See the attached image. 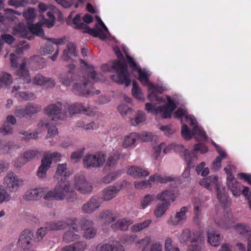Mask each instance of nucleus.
<instances>
[{"instance_id": "obj_1", "label": "nucleus", "mask_w": 251, "mask_h": 251, "mask_svg": "<svg viewBox=\"0 0 251 251\" xmlns=\"http://www.w3.org/2000/svg\"><path fill=\"white\" fill-rule=\"evenodd\" d=\"M148 87V98L151 102L145 104V109L148 112L154 115L160 114L164 118H170L174 110L176 107V104L179 100V96L175 94L172 97L166 96L167 103L163 106H157L154 103L157 101L158 104L165 102L166 100L162 97H159L157 93H162L169 90L166 85H153L150 83Z\"/></svg>"}, {"instance_id": "obj_2", "label": "nucleus", "mask_w": 251, "mask_h": 251, "mask_svg": "<svg viewBox=\"0 0 251 251\" xmlns=\"http://www.w3.org/2000/svg\"><path fill=\"white\" fill-rule=\"evenodd\" d=\"M85 74L89 77L87 79L84 75L73 74L71 71L62 75L59 77L60 82L64 86H72V91L75 95L87 96L93 95L92 80L98 81L100 78L93 66L87 65Z\"/></svg>"}, {"instance_id": "obj_3", "label": "nucleus", "mask_w": 251, "mask_h": 251, "mask_svg": "<svg viewBox=\"0 0 251 251\" xmlns=\"http://www.w3.org/2000/svg\"><path fill=\"white\" fill-rule=\"evenodd\" d=\"M48 19H43L40 23H38L31 26L29 22H32L35 18L36 11L34 8H28L23 13V16L28 21L27 26L21 23L14 29V34L25 37L29 40L34 38V35L38 36H44V31L41 27L42 25H45L48 27L52 26L55 21V18L51 12L48 11L47 13Z\"/></svg>"}, {"instance_id": "obj_4", "label": "nucleus", "mask_w": 251, "mask_h": 251, "mask_svg": "<svg viewBox=\"0 0 251 251\" xmlns=\"http://www.w3.org/2000/svg\"><path fill=\"white\" fill-rule=\"evenodd\" d=\"M175 118L186 120L190 126L191 129L187 125L182 124L181 127V135L185 140H190L193 136L197 141H201L206 138L205 132L201 126L198 125V123L196 118L192 115L189 114L187 111L182 108H179L174 113Z\"/></svg>"}, {"instance_id": "obj_5", "label": "nucleus", "mask_w": 251, "mask_h": 251, "mask_svg": "<svg viewBox=\"0 0 251 251\" xmlns=\"http://www.w3.org/2000/svg\"><path fill=\"white\" fill-rule=\"evenodd\" d=\"M113 68L116 70L117 74L111 76V79L116 83L128 86L131 83L130 74L127 70L126 65L119 61L113 64Z\"/></svg>"}, {"instance_id": "obj_6", "label": "nucleus", "mask_w": 251, "mask_h": 251, "mask_svg": "<svg viewBox=\"0 0 251 251\" xmlns=\"http://www.w3.org/2000/svg\"><path fill=\"white\" fill-rule=\"evenodd\" d=\"M200 184L208 189H211L212 187H215L217 189V198L224 205H226L229 201L228 197L225 194L224 189H221L218 185L217 176L212 175L205 178L200 182Z\"/></svg>"}, {"instance_id": "obj_7", "label": "nucleus", "mask_w": 251, "mask_h": 251, "mask_svg": "<svg viewBox=\"0 0 251 251\" xmlns=\"http://www.w3.org/2000/svg\"><path fill=\"white\" fill-rule=\"evenodd\" d=\"M10 57L11 66L16 68L15 74L19 77V81L23 83H28L31 82L29 71L26 67V60L24 59L22 63L18 67L17 56L14 53H11Z\"/></svg>"}, {"instance_id": "obj_8", "label": "nucleus", "mask_w": 251, "mask_h": 251, "mask_svg": "<svg viewBox=\"0 0 251 251\" xmlns=\"http://www.w3.org/2000/svg\"><path fill=\"white\" fill-rule=\"evenodd\" d=\"M177 239L181 244H185L188 241L191 243H203L204 237L203 232L200 230L195 231L192 233L188 228H184L180 233L177 234Z\"/></svg>"}, {"instance_id": "obj_9", "label": "nucleus", "mask_w": 251, "mask_h": 251, "mask_svg": "<svg viewBox=\"0 0 251 251\" xmlns=\"http://www.w3.org/2000/svg\"><path fill=\"white\" fill-rule=\"evenodd\" d=\"M67 106L60 102L52 104L45 109V114L53 121L63 120L67 116Z\"/></svg>"}, {"instance_id": "obj_10", "label": "nucleus", "mask_w": 251, "mask_h": 251, "mask_svg": "<svg viewBox=\"0 0 251 251\" xmlns=\"http://www.w3.org/2000/svg\"><path fill=\"white\" fill-rule=\"evenodd\" d=\"M106 161V155L102 152L95 154H87L83 158L84 168L90 169L102 167Z\"/></svg>"}, {"instance_id": "obj_11", "label": "nucleus", "mask_w": 251, "mask_h": 251, "mask_svg": "<svg viewBox=\"0 0 251 251\" xmlns=\"http://www.w3.org/2000/svg\"><path fill=\"white\" fill-rule=\"evenodd\" d=\"M23 180L12 172H9L3 178V184L10 192H16L23 185Z\"/></svg>"}, {"instance_id": "obj_12", "label": "nucleus", "mask_w": 251, "mask_h": 251, "mask_svg": "<svg viewBox=\"0 0 251 251\" xmlns=\"http://www.w3.org/2000/svg\"><path fill=\"white\" fill-rule=\"evenodd\" d=\"M54 189L58 201L69 200L74 192V187L71 185L69 181H58Z\"/></svg>"}, {"instance_id": "obj_13", "label": "nucleus", "mask_w": 251, "mask_h": 251, "mask_svg": "<svg viewBox=\"0 0 251 251\" xmlns=\"http://www.w3.org/2000/svg\"><path fill=\"white\" fill-rule=\"evenodd\" d=\"M67 106V111L68 115L74 114L75 113L83 112L84 114L89 115L93 116L96 112V109L95 107L84 106L81 103H75L71 105L66 104Z\"/></svg>"}, {"instance_id": "obj_14", "label": "nucleus", "mask_w": 251, "mask_h": 251, "mask_svg": "<svg viewBox=\"0 0 251 251\" xmlns=\"http://www.w3.org/2000/svg\"><path fill=\"white\" fill-rule=\"evenodd\" d=\"M73 187L83 194L90 192L92 190L91 184L87 181L83 174H78L74 177Z\"/></svg>"}, {"instance_id": "obj_15", "label": "nucleus", "mask_w": 251, "mask_h": 251, "mask_svg": "<svg viewBox=\"0 0 251 251\" xmlns=\"http://www.w3.org/2000/svg\"><path fill=\"white\" fill-rule=\"evenodd\" d=\"M189 208L183 206L173 215H171L167 221L168 225L170 226H176L182 224L186 219V214L188 212Z\"/></svg>"}, {"instance_id": "obj_16", "label": "nucleus", "mask_w": 251, "mask_h": 251, "mask_svg": "<svg viewBox=\"0 0 251 251\" xmlns=\"http://www.w3.org/2000/svg\"><path fill=\"white\" fill-rule=\"evenodd\" d=\"M33 237V234L29 230H24L19 236L18 246L24 251L30 250L32 247Z\"/></svg>"}, {"instance_id": "obj_17", "label": "nucleus", "mask_w": 251, "mask_h": 251, "mask_svg": "<svg viewBox=\"0 0 251 251\" xmlns=\"http://www.w3.org/2000/svg\"><path fill=\"white\" fill-rule=\"evenodd\" d=\"M174 151L175 152L179 153L181 157L189 164L192 162H196L198 160V156L194 153H191L183 145L174 143Z\"/></svg>"}, {"instance_id": "obj_18", "label": "nucleus", "mask_w": 251, "mask_h": 251, "mask_svg": "<svg viewBox=\"0 0 251 251\" xmlns=\"http://www.w3.org/2000/svg\"><path fill=\"white\" fill-rule=\"evenodd\" d=\"M216 223L221 227L229 229L232 227L239 234L248 237L250 236V227L242 224H237L231 225L230 221H227V223H221L218 221H216Z\"/></svg>"}, {"instance_id": "obj_19", "label": "nucleus", "mask_w": 251, "mask_h": 251, "mask_svg": "<svg viewBox=\"0 0 251 251\" xmlns=\"http://www.w3.org/2000/svg\"><path fill=\"white\" fill-rule=\"evenodd\" d=\"M129 66L132 69L133 73L135 72L138 73V79L141 83L143 85L148 86L151 83L149 81V78L151 75V72L145 68H140L135 62Z\"/></svg>"}, {"instance_id": "obj_20", "label": "nucleus", "mask_w": 251, "mask_h": 251, "mask_svg": "<svg viewBox=\"0 0 251 251\" xmlns=\"http://www.w3.org/2000/svg\"><path fill=\"white\" fill-rule=\"evenodd\" d=\"M12 93L14 97L19 100H32L35 99V95L34 93L28 91H24L19 86H14Z\"/></svg>"}, {"instance_id": "obj_21", "label": "nucleus", "mask_w": 251, "mask_h": 251, "mask_svg": "<svg viewBox=\"0 0 251 251\" xmlns=\"http://www.w3.org/2000/svg\"><path fill=\"white\" fill-rule=\"evenodd\" d=\"M178 195V191L176 189H167L159 193L156 198L162 202L169 201L171 205V202L175 201Z\"/></svg>"}, {"instance_id": "obj_22", "label": "nucleus", "mask_w": 251, "mask_h": 251, "mask_svg": "<svg viewBox=\"0 0 251 251\" xmlns=\"http://www.w3.org/2000/svg\"><path fill=\"white\" fill-rule=\"evenodd\" d=\"M75 218L70 219L71 225L69 229L67 231L63 236V240L65 242H71L74 240L77 239L79 237V231L77 226L75 223Z\"/></svg>"}, {"instance_id": "obj_23", "label": "nucleus", "mask_w": 251, "mask_h": 251, "mask_svg": "<svg viewBox=\"0 0 251 251\" xmlns=\"http://www.w3.org/2000/svg\"><path fill=\"white\" fill-rule=\"evenodd\" d=\"M96 19L98 24L92 29V32L95 36L99 37L102 40H105L107 38V34H109L108 29L99 17L96 16Z\"/></svg>"}, {"instance_id": "obj_24", "label": "nucleus", "mask_w": 251, "mask_h": 251, "mask_svg": "<svg viewBox=\"0 0 251 251\" xmlns=\"http://www.w3.org/2000/svg\"><path fill=\"white\" fill-rule=\"evenodd\" d=\"M72 172L67 167V164H59L54 176V179L57 181H65V179L69 177Z\"/></svg>"}, {"instance_id": "obj_25", "label": "nucleus", "mask_w": 251, "mask_h": 251, "mask_svg": "<svg viewBox=\"0 0 251 251\" xmlns=\"http://www.w3.org/2000/svg\"><path fill=\"white\" fill-rule=\"evenodd\" d=\"M32 83L36 85H39L46 88H53L55 83L54 80L49 77H45L41 74H37L32 79Z\"/></svg>"}, {"instance_id": "obj_26", "label": "nucleus", "mask_w": 251, "mask_h": 251, "mask_svg": "<svg viewBox=\"0 0 251 251\" xmlns=\"http://www.w3.org/2000/svg\"><path fill=\"white\" fill-rule=\"evenodd\" d=\"M122 186H109L105 188L102 191L101 200L103 201H109L115 198L122 189Z\"/></svg>"}, {"instance_id": "obj_27", "label": "nucleus", "mask_w": 251, "mask_h": 251, "mask_svg": "<svg viewBox=\"0 0 251 251\" xmlns=\"http://www.w3.org/2000/svg\"><path fill=\"white\" fill-rule=\"evenodd\" d=\"M150 174V172L148 169L140 166H130L127 170V174L134 178L146 177Z\"/></svg>"}, {"instance_id": "obj_28", "label": "nucleus", "mask_w": 251, "mask_h": 251, "mask_svg": "<svg viewBox=\"0 0 251 251\" xmlns=\"http://www.w3.org/2000/svg\"><path fill=\"white\" fill-rule=\"evenodd\" d=\"M139 137L138 133L137 132H131L125 135L122 139V147L125 149L134 148Z\"/></svg>"}, {"instance_id": "obj_29", "label": "nucleus", "mask_w": 251, "mask_h": 251, "mask_svg": "<svg viewBox=\"0 0 251 251\" xmlns=\"http://www.w3.org/2000/svg\"><path fill=\"white\" fill-rule=\"evenodd\" d=\"M45 190L42 187L29 189L24 195V199L28 201H38L43 196Z\"/></svg>"}, {"instance_id": "obj_30", "label": "nucleus", "mask_w": 251, "mask_h": 251, "mask_svg": "<svg viewBox=\"0 0 251 251\" xmlns=\"http://www.w3.org/2000/svg\"><path fill=\"white\" fill-rule=\"evenodd\" d=\"M226 183L233 195L238 197L241 195L242 186L234 179L232 175L227 176Z\"/></svg>"}, {"instance_id": "obj_31", "label": "nucleus", "mask_w": 251, "mask_h": 251, "mask_svg": "<svg viewBox=\"0 0 251 251\" xmlns=\"http://www.w3.org/2000/svg\"><path fill=\"white\" fill-rule=\"evenodd\" d=\"M61 45L65 44L64 39L63 38H51L48 39L46 45L41 49V52L43 54H50L54 51V48L52 44Z\"/></svg>"}, {"instance_id": "obj_32", "label": "nucleus", "mask_w": 251, "mask_h": 251, "mask_svg": "<svg viewBox=\"0 0 251 251\" xmlns=\"http://www.w3.org/2000/svg\"><path fill=\"white\" fill-rule=\"evenodd\" d=\"M207 241L212 246L217 247L220 245V234L215 228L209 227L207 230Z\"/></svg>"}, {"instance_id": "obj_33", "label": "nucleus", "mask_w": 251, "mask_h": 251, "mask_svg": "<svg viewBox=\"0 0 251 251\" xmlns=\"http://www.w3.org/2000/svg\"><path fill=\"white\" fill-rule=\"evenodd\" d=\"M100 201L99 198L93 197L82 207L83 211L87 213H92L100 207Z\"/></svg>"}, {"instance_id": "obj_34", "label": "nucleus", "mask_w": 251, "mask_h": 251, "mask_svg": "<svg viewBox=\"0 0 251 251\" xmlns=\"http://www.w3.org/2000/svg\"><path fill=\"white\" fill-rule=\"evenodd\" d=\"M51 162L48 158H43L41 164L37 171V176L39 178L43 179L46 177L48 170L50 168Z\"/></svg>"}, {"instance_id": "obj_35", "label": "nucleus", "mask_w": 251, "mask_h": 251, "mask_svg": "<svg viewBox=\"0 0 251 251\" xmlns=\"http://www.w3.org/2000/svg\"><path fill=\"white\" fill-rule=\"evenodd\" d=\"M115 219L116 216L111 211L107 210L101 211L98 217L99 221L105 225L111 223Z\"/></svg>"}, {"instance_id": "obj_36", "label": "nucleus", "mask_w": 251, "mask_h": 251, "mask_svg": "<svg viewBox=\"0 0 251 251\" xmlns=\"http://www.w3.org/2000/svg\"><path fill=\"white\" fill-rule=\"evenodd\" d=\"M38 130L40 132L45 131L46 128H48V134L47 137L51 138L58 133L57 128L55 126L50 127V124L44 121H41L38 125Z\"/></svg>"}, {"instance_id": "obj_37", "label": "nucleus", "mask_w": 251, "mask_h": 251, "mask_svg": "<svg viewBox=\"0 0 251 251\" xmlns=\"http://www.w3.org/2000/svg\"><path fill=\"white\" fill-rule=\"evenodd\" d=\"M170 206V202L169 201L158 203L154 210V215L156 218H161L165 214Z\"/></svg>"}, {"instance_id": "obj_38", "label": "nucleus", "mask_w": 251, "mask_h": 251, "mask_svg": "<svg viewBox=\"0 0 251 251\" xmlns=\"http://www.w3.org/2000/svg\"><path fill=\"white\" fill-rule=\"evenodd\" d=\"M132 223L133 222L130 220L119 219L112 225L111 227L114 230H126Z\"/></svg>"}, {"instance_id": "obj_39", "label": "nucleus", "mask_w": 251, "mask_h": 251, "mask_svg": "<svg viewBox=\"0 0 251 251\" xmlns=\"http://www.w3.org/2000/svg\"><path fill=\"white\" fill-rule=\"evenodd\" d=\"M135 113L134 117L130 116L129 121L131 125L136 126L141 123H144L146 120V116L145 113L141 111H137Z\"/></svg>"}, {"instance_id": "obj_40", "label": "nucleus", "mask_w": 251, "mask_h": 251, "mask_svg": "<svg viewBox=\"0 0 251 251\" xmlns=\"http://www.w3.org/2000/svg\"><path fill=\"white\" fill-rule=\"evenodd\" d=\"M193 202L195 214L194 220L195 222L199 223L201 219V202L199 199L196 198L193 199Z\"/></svg>"}, {"instance_id": "obj_41", "label": "nucleus", "mask_w": 251, "mask_h": 251, "mask_svg": "<svg viewBox=\"0 0 251 251\" xmlns=\"http://www.w3.org/2000/svg\"><path fill=\"white\" fill-rule=\"evenodd\" d=\"M86 248V244L84 242H79L67 246L58 251H82Z\"/></svg>"}, {"instance_id": "obj_42", "label": "nucleus", "mask_w": 251, "mask_h": 251, "mask_svg": "<svg viewBox=\"0 0 251 251\" xmlns=\"http://www.w3.org/2000/svg\"><path fill=\"white\" fill-rule=\"evenodd\" d=\"M67 49L65 50L63 53L62 57L65 60H68L72 56L77 55L75 47L73 43H69L67 45Z\"/></svg>"}, {"instance_id": "obj_43", "label": "nucleus", "mask_w": 251, "mask_h": 251, "mask_svg": "<svg viewBox=\"0 0 251 251\" xmlns=\"http://www.w3.org/2000/svg\"><path fill=\"white\" fill-rule=\"evenodd\" d=\"M150 182L154 183H165L172 180V178L166 176L160 175L158 174H155L150 176L149 179Z\"/></svg>"}, {"instance_id": "obj_44", "label": "nucleus", "mask_w": 251, "mask_h": 251, "mask_svg": "<svg viewBox=\"0 0 251 251\" xmlns=\"http://www.w3.org/2000/svg\"><path fill=\"white\" fill-rule=\"evenodd\" d=\"M38 151L36 150H28L25 152L23 154V161L22 163H15V166L17 167H20L23 166L26 162L31 160L37 154Z\"/></svg>"}, {"instance_id": "obj_45", "label": "nucleus", "mask_w": 251, "mask_h": 251, "mask_svg": "<svg viewBox=\"0 0 251 251\" xmlns=\"http://www.w3.org/2000/svg\"><path fill=\"white\" fill-rule=\"evenodd\" d=\"M70 224V219H68L66 222L62 221L53 222L48 225V228L53 230H60L66 227Z\"/></svg>"}, {"instance_id": "obj_46", "label": "nucleus", "mask_w": 251, "mask_h": 251, "mask_svg": "<svg viewBox=\"0 0 251 251\" xmlns=\"http://www.w3.org/2000/svg\"><path fill=\"white\" fill-rule=\"evenodd\" d=\"M27 117H31L41 111V108L39 105L34 103H28L25 106Z\"/></svg>"}, {"instance_id": "obj_47", "label": "nucleus", "mask_w": 251, "mask_h": 251, "mask_svg": "<svg viewBox=\"0 0 251 251\" xmlns=\"http://www.w3.org/2000/svg\"><path fill=\"white\" fill-rule=\"evenodd\" d=\"M220 151V153H219V156L216 158L211 166V169L215 171L219 170L221 168L222 161L226 156V153L225 151Z\"/></svg>"}, {"instance_id": "obj_48", "label": "nucleus", "mask_w": 251, "mask_h": 251, "mask_svg": "<svg viewBox=\"0 0 251 251\" xmlns=\"http://www.w3.org/2000/svg\"><path fill=\"white\" fill-rule=\"evenodd\" d=\"M118 110L123 118L128 117L133 115L134 111L126 105L121 104L118 107Z\"/></svg>"}, {"instance_id": "obj_49", "label": "nucleus", "mask_w": 251, "mask_h": 251, "mask_svg": "<svg viewBox=\"0 0 251 251\" xmlns=\"http://www.w3.org/2000/svg\"><path fill=\"white\" fill-rule=\"evenodd\" d=\"M132 94L133 96L138 100L141 101L145 100V98L143 95L142 91L135 81L133 82Z\"/></svg>"}, {"instance_id": "obj_50", "label": "nucleus", "mask_w": 251, "mask_h": 251, "mask_svg": "<svg viewBox=\"0 0 251 251\" xmlns=\"http://www.w3.org/2000/svg\"><path fill=\"white\" fill-rule=\"evenodd\" d=\"M155 196L153 194H147L141 199L140 206L142 209L146 208L151 204L155 200Z\"/></svg>"}, {"instance_id": "obj_51", "label": "nucleus", "mask_w": 251, "mask_h": 251, "mask_svg": "<svg viewBox=\"0 0 251 251\" xmlns=\"http://www.w3.org/2000/svg\"><path fill=\"white\" fill-rule=\"evenodd\" d=\"M151 220H147L143 222L135 224L132 226L131 230L134 232H139L141 230L147 228L151 223Z\"/></svg>"}, {"instance_id": "obj_52", "label": "nucleus", "mask_w": 251, "mask_h": 251, "mask_svg": "<svg viewBox=\"0 0 251 251\" xmlns=\"http://www.w3.org/2000/svg\"><path fill=\"white\" fill-rule=\"evenodd\" d=\"M12 82L11 75L6 73H2L0 75V88L3 86H8Z\"/></svg>"}, {"instance_id": "obj_53", "label": "nucleus", "mask_w": 251, "mask_h": 251, "mask_svg": "<svg viewBox=\"0 0 251 251\" xmlns=\"http://www.w3.org/2000/svg\"><path fill=\"white\" fill-rule=\"evenodd\" d=\"M165 251H180L178 247L173 243V240L170 237H167L164 241Z\"/></svg>"}, {"instance_id": "obj_54", "label": "nucleus", "mask_w": 251, "mask_h": 251, "mask_svg": "<svg viewBox=\"0 0 251 251\" xmlns=\"http://www.w3.org/2000/svg\"><path fill=\"white\" fill-rule=\"evenodd\" d=\"M206 164L202 162L198 165L195 168L197 174L201 175L202 176H206L209 173V169L208 167H205Z\"/></svg>"}, {"instance_id": "obj_55", "label": "nucleus", "mask_w": 251, "mask_h": 251, "mask_svg": "<svg viewBox=\"0 0 251 251\" xmlns=\"http://www.w3.org/2000/svg\"><path fill=\"white\" fill-rule=\"evenodd\" d=\"M42 189H45L43 197L46 201L57 200L54 189L53 190H49L48 187H42Z\"/></svg>"}, {"instance_id": "obj_56", "label": "nucleus", "mask_w": 251, "mask_h": 251, "mask_svg": "<svg viewBox=\"0 0 251 251\" xmlns=\"http://www.w3.org/2000/svg\"><path fill=\"white\" fill-rule=\"evenodd\" d=\"M121 175L120 172H116L110 173L107 175L102 178V182L104 183L107 184L114 180L117 177Z\"/></svg>"}, {"instance_id": "obj_57", "label": "nucleus", "mask_w": 251, "mask_h": 251, "mask_svg": "<svg viewBox=\"0 0 251 251\" xmlns=\"http://www.w3.org/2000/svg\"><path fill=\"white\" fill-rule=\"evenodd\" d=\"M164 142H162L159 145L154 147L153 149V158L156 160L160 159V154L161 151L163 152Z\"/></svg>"}, {"instance_id": "obj_58", "label": "nucleus", "mask_w": 251, "mask_h": 251, "mask_svg": "<svg viewBox=\"0 0 251 251\" xmlns=\"http://www.w3.org/2000/svg\"><path fill=\"white\" fill-rule=\"evenodd\" d=\"M40 131H35L33 132H29L27 131H22L20 133L23 136L21 137L22 140H28L32 139H36L38 137Z\"/></svg>"}, {"instance_id": "obj_59", "label": "nucleus", "mask_w": 251, "mask_h": 251, "mask_svg": "<svg viewBox=\"0 0 251 251\" xmlns=\"http://www.w3.org/2000/svg\"><path fill=\"white\" fill-rule=\"evenodd\" d=\"M78 126L82 128L85 130L95 129L98 127V125L95 122H91L90 123L85 124L82 122L78 124Z\"/></svg>"}, {"instance_id": "obj_60", "label": "nucleus", "mask_w": 251, "mask_h": 251, "mask_svg": "<svg viewBox=\"0 0 251 251\" xmlns=\"http://www.w3.org/2000/svg\"><path fill=\"white\" fill-rule=\"evenodd\" d=\"M61 156H62L59 152L55 151L50 153L47 154L44 158H48L51 163L52 160L55 162L60 161L61 160Z\"/></svg>"}, {"instance_id": "obj_61", "label": "nucleus", "mask_w": 251, "mask_h": 251, "mask_svg": "<svg viewBox=\"0 0 251 251\" xmlns=\"http://www.w3.org/2000/svg\"><path fill=\"white\" fill-rule=\"evenodd\" d=\"M142 251H162V244L159 242H155L147 248H144Z\"/></svg>"}, {"instance_id": "obj_62", "label": "nucleus", "mask_w": 251, "mask_h": 251, "mask_svg": "<svg viewBox=\"0 0 251 251\" xmlns=\"http://www.w3.org/2000/svg\"><path fill=\"white\" fill-rule=\"evenodd\" d=\"M198 151H200L202 154H204L208 151V149L205 146L201 144H196L194 146L193 150L191 152L194 153L197 156Z\"/></svg>"}, {"instance_id": "obj_63", "label": "nucleus", "mask_w": 251, "mask_h": 251, "mask_svg": "<svg viewBox=\"0 0 251 251\" xmlns=\"http://www.w3.org/2000/svg\"><path fill=\"white\" fill-rule=\"evenodd\" d=\"M80 15L77 14L73 20V24L74 27L77 28H85L86 27V25L81 22Z\"/></svg>"}, {"instance_id": "obj_64", "label": "nucleus", "mask_w": 251, "mask_h": 251, "mask_svg": "<svg viewBox=\"0 0 251 251\" xmlns=\"http://www.w3.org/2000/svg\"><path fill=\"white\" fill-rule=\"evenodd\" d=\"M93 251H113V248L110 244H105L97 246Z\"/></svg>"}]
</instances>
